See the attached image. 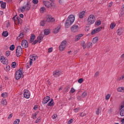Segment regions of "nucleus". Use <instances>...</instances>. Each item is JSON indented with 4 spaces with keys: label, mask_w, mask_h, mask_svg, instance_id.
I'll list each match as a JSON object with an SVG mask.
<instances>
[{
    "label": "nucleus",
    "mask_w": 124,
    "mask_h": 124,
    "mask_svg": "<svg viewBox=\"0 0 124 124\" xmlns=\"http://www.w3.org/2000/svg\"><path fill=\"white\" fill-rule=\"evenodd\" d=\"M110 96H111V95H110V94H108L106 96V100H108V99H109L110 98Z\"/></svg>",
    "instance_id": "49"
},
{
    "label": "nucleus",
    "mask_w": 124,
    "mask_h": 124,
    "mask_svg": "<svg viewBox=\"0 0 124 124\" xmlns=\"http://www.w3.org/2000/svg\"><path fill=\"white\" fill-rule=\"evenodd\" d=\"M77 98H78V101H81L82 99V98H81V96H78Z\"/></svg>",
    "instance_id": "62"
},
{
    "label": "nucleus",
    "mask_w": 124,
    "mask_h": 124,
    "mask_svg": "<svg viewBox=\"0 0 124 124\" xmlns=\"http://www.w3.org/2000/svg\"><path fill=\"white\" fill-rule=\"evenodd\" d=\"M72 122H73V119H70V120L68 121V124H71V123H72Z\"/></svg>",
    "instance_id": "63"
},
{
    "label": "nucleus",
    "mask_w": 124,
    "mask_h": 124,
    "mask_svg": "<svg viewBox=\"0 0 124 124\" xmlns=\"http://www.w3.org/2000/svg\"><path fill=\"white\" fill-rule=\"evenodd\" d=\"M67 19H68L69 21H71V22L73 23L75 20V17H74V16L73 15H71L69 16Z\"/></svg>",
    "instance_id": "15"
},
{
    "label": "nucleus",
    "mask_w": 124,
    "mask_h": 124,
    "mask_svg": "<svg viewBox=\"0 0 124 124\" xmlns=\"http://www.w3.org/2000/svg\"><path fill=\"white\" fill-rule=\"evenodd\" d=\"M40 11L41 12V13H44V12L46 11V9L44 7H41L40 9Z\"/></svg>",
    "instance_id": "35"
},
{
    "label": "nucleus",
    "mask_w": 124,
    "mask_h": 124,
    "mask_svg": "<svg viewBox=\"0 0 124 124\" xmlns=\"http://www.w3.org/2000/svg\"><path fill=\"white\" fill-rule=\"evenodd\" d=\"M69 89H70V87L69 86H66V87H65L64 90V93H67L69 90Z\"/></svg>",
    "instance_id": "38"
},
{
    "label": "nucleus",
    "mask_w": 124,
    "mask_h": 124,
    "mask_svg": "<svg viewBox=\"0 0 124 124\" xmlns=\"http://www.w3.org/2000/svg\"><path fill=\"white\" fill-rule=\"evenodd\" d=\"M40 120H41V117H39L38 119H37V120L35 121V123L36 124H37V123H39Z\"/></svg>",
    "instance_id": "58"
},
{
    "label": "nucleus",
    "mask_w": 124,
    "mask_h": 124,
    "mask_svg": "<svg viewBox=\"0 0 124 124\" xmlns=\"http://www.w3.org/2000/svg\"><path fill=\"white\" fill-rule=\"evenodd\" d=\"M66 47V41L65 40H64L61 44V45L59 46V50L60 51H61V52H62L65 49V47Z\"/></svg>",
    "instance_id": "2"
},
{
    "label": "nucleus",
    "mask_w": 124,
    "mask_h": 124,
    "mask_svg": "<svg viewBox=\"0 0 124 124\" xmlns=\"http://www.w3.org/2000/svg\"><path fill=\"white\" fill-rule=\"evenodd\" d=\"M102 28L101 27H98L96 29H94L91 32V34L93 35V34H95V33H97V32H99Z\"/></svg>",
    "instance_id": "11"
},
{
    "label": "nucleus",
    "mask_w": 124,
    "mask_h": 124,
    "mask_svg": "<svg viewBox=\"0 0 124 124\" xmlns=\"http://www.w3.org/2000/svg\"><path fill=\"white\" fill-rule=\"evenodd\" d=\"M34 39H35V35L32 34L31 36L30 43H31L32 42H33Z\"/></svg>",
    "instance_id": "25"
},
{
    "label": "nucleus",
    "mask_w": 124,
    "mask_h": 124,
    "mask_svg": "<svg viewBox=\"0 0 124 124\" xmlns=\"http://www.w3.org/2000/svg\"><path fill=\"white\" fill-rule=\"evenodd\" d=\"M60 75H61V72L59 71L58 70L53 72L54 77H58Z\"/></svg>",
    "instance_id": "19"
},
{
    "label": "nucleus",
    "mask_w": 124,
    "mask_h": 124,
    "mask_svg": "<svg viewBox=\"0 0 124 124\" xmlns=\"http://www.w3.org/2000/svg\"><path fill=\"white\" fill-rule=\"evenodd\" d=\"M2 35L3 36H4V37H6L7 36H8V32L7 31H3L2 33Z\"/></svg>",
    "instance_id": "32"
},
{
    "label": "nucleus",
    "mask_w": 124,
    "mask_h": 124,
    "mask_svg": "<svg viewBox=\"0 0 124 124\" xmlns=\"http://www.w3.org/2000/svg\"><path fill=\"white\" fill-rule=\"evenodd\" d=\"M60 30H61V26L59 25L58 26H57L56 28L54 29V33H58L60 31Z\"/></svg>",
    "instance_id": "22"
},
{
    "label": "nucleus",
    "mask_w": 124,
    "mask_h": 124,
    "mask_svg": "<svg viewBox=\"0 0 124 124\" xmlns=\"http://www.w3.org/2000/svg\"><path fill=\"white\" fill-rule=\"evenodd\" d=\"M24 37V33H20L19 36L16 38L17 40H20L21 38H23Z\"/></svg>",
    "instance_id": "24"
},
{
    "label": "nucleus",
    "mask_w": 124,
    "mask_h": 124,
    "mask_svg": "<svg viewBox=\"0 0 124 124\" xmlns=\"http://www.w3.org/2000/svg\"><path fill=\"white\" fill-rule=\"evenodd\" d=\"M120 115H121L122 117L124 116V108L122 109L120 111Z\"/></svg>",
    "instance_id": "44"
},
{
    "label": "nucleus",
    "mask_w": 124,
    "mask_h": 124,
    "mask_svg": "<svg viewBox=\"0 0 124 124\" xmlns=\"http://www.w3.org/2000/svg\"><path fill=\"white\" fill-rule=\"evenodd\" d=\"M97 41H98V37H95L93 40V42L94 44L97 43Z\"/></svg>",
    "instance_id": "31"
},
{
    "label": "nucleus",
    "mask_w": 124,
    "mask_h": 124,
    "mask_svg": "<svg viewBox=\"0 0 124 124\" xmlns=\"http://www.w3.org/2000/svg\"><path fill=\"white\" fill-rule=\"evenodd\" d=\"M24 6L25 9V11H29V10L31 9V2L28 1L26 3V5Z\"/></svg>",
    "instance_id": "12"
},
{
    "label": "nucleus",
    "mask_w": 124,
    "mask_h": 124,
    "mask_svg": "<svg viewBox=\"0 0 124 124\" xmlns=\"http://www.w3.org/2000/svg\"><path fill=\"white\" fill-rule=\"evenodd\" d=\"M100 108H99L97 109V110H96V114H97V115H99V114H100V113H101V111H100Z\"/></svg>",
    "instance_id": "43"
},
{
    "label": "nucleus",
    "mask_w": 124,
    "mask_h": 124,
    "mask_svg": "<svg viewBox=\"0 0 124 124\" xmlns=\"http://www.w3.org/2000/svg\"><path fill=\"white\" fill-rule=\"evenodd\" d=\"M118 81H121V80H124V75H122L121 77H119L117 79Z\"/></svg>",
    "instance_id": "41"
},
{
    "label": "nucleus",
    "mask_w": 124,
    "mask_h": 124,
    "mask_svg": "<svg viewBox=\"0 0 124 124\" xmlns=\"http://www.w3.org/2000/svg\"><path fill=\"white\" fill-rule=\"evenodd\" d=\"M49 100H50V97L49 96H47L43 99L42 104L43 105L46 104V103H48Z\"/></svg>",
    "instance_id": "13"
},
{
    "label": "nucleus",
    "mask_w": 124,
    "mask_h": 124,
    "mask_svg": "<svg viewBox=\"0 0 124 124\" xmlns=\"http://www.w3.org/2000/svg\"><path fill=\"white\" fill-rule=\"evenodd\" d=\"M21 46L24 48H28L29 47V42L27 40H23L21 42Z\"/></svg>",
    "instance_id": "7"
},
{
    "label": "nucleus",
    "mask_w": 124,
    "mask_h": 124,
    "mask_svg": "<svg viewBox=\"0 0 124 124\" xmlns=\"http://www.w3.org/2000/svg\"><path fill=\"white\" fill-rule=\"evenodd\" d=\"M85 13L86 12H85L84 11H82L80 12L79 14V18H80V19H82V18H83L84 16H85Z\"/></svg>",
    "instance_id": "20"
},
{
    "label": "nucleus",
    "mask_w": 124,
    "mask_h": 124,
    "mask_svg": "<svg viewBox=\"0 0 124 124\" xmlns=\"http://www.w3.org/2000/svg\"><path fill=\"white\" fill-rule=\"evenodd\" d=\"M44 37V35L43 34H40V35L37 37L38 40H40V41H41L42 39H43V38Z\"/></svg>",
    "instance_id": "27"
},
{
    "label": "nucleus",
    "mask_w": 124,
    "mask_h": 124,
    "mask_svg": "<svg viewBox=\"0 0 124 124\" xmlns=\"http://www.w3.org/2000/svg\"><path fill=\"white\" fill-rule=\"evenodd\" d=\"M87 95H88L87 92H83L81 95V97L83 98H84V97H86V96H87Z\"/></svg>",
    "instance_id": "36"
},
{
    "label": "nucleus",
    "mask_w": 124,
    "mask_h": 124,
    "mask_svg": "<svg viewBox=\"0 0 124 124\" xmlns=\"http://www.w3.org/2000/svg\"><path fill=\"white\" fill-rule=\"evenodd\" d=\"M88 46L89 47V48L92 47L93 46V43H89Z\"/></svg>",
    "instance_id": "60"
},
{
    "label": "nucleus",
    "mask_w": 124,
    "mask_h": 124,
    "mask_svg": "<svg viewBox=\"0 0 124 124\" xmlns=\"http://www.w3.org/2000/svg\"><path fill=\"white\" fill-rule=\"evenodd\" d=\"M0 3L1 4V7L4 9L6 7V3L3 2L2 1H0Z\"/></svg>",
    "instance_id": "21"
},
{
    "label": "nucleus",
    "mask_w": 124,
    "mask_h": 124,
    "mask_svg": "<svg viewBox=\"0 0 124 124\" xmlns=\"http://www.w3.org/2000/svg\"><path fill=\"white\" fill-rule=\"evenodd\" d=\"M44 33L46 35H48V34H49V33H50V30H49V29H45L44 30Z\"/></svg>",
    "instance_id": "30"
},
{
    "label": "nucleus",
    "mask_w": 124,
    "mask_h": 124,
    "mask_svg": "<svg viewBox=\"0 0 124 124\" xmlns=\"http://www.w3.org/2000/svg\"><path fill=\"white\" fill-rule=\"evenodd\" d=\"M98 75H99V72H96L94 76V78H96Z\"/></svg>",
    "instance_id": "56"
},
{
    "label": "nucleus",
    "mask_w": 124,
    "mask_h": 124,
    "mask_svg": "<svg viewBox=\"0 0 124 124\" xmlns=\"http://www.w3.org/2000/svg\"><path fill=\"white\" fill-rule=\"evenodd\" d=\"M115 27H116V25L115 23H111V24L110 25V28L111 30H113V29H114V28H115Z\"/></svg>",
    "instance_id": "34"
},
{
    "label": "nucleus",
    "mask_w": 124,
    "mask_h": 124,
    "mask_svg": "<svg viewBox=\"0 0 124 124\" xmlns=\"http://www.w3.org/2000/svg\"><path fill=\"white\" fill-rule=\"evenodd\" d=\"M13 20H14L16 25H19V24H21V23H22V19H21V18L19 17H16V19L15 17H13Z\"/></svg>",
    "instance_id": "6"
},
{
    "label": "nucleus",
    "mask_w": 124,
    "mask_h": 124,
    "mask_svg": "<svg viewBox=\"0 0 124 124\" xmlns=\"http://www.w3.org/2000/svg\"><path fill=\"white\" fill-rule=\"evenodd\" d=\"M70 93H75V89H74V88H71L70 90Z\"/></svg>",
    "instance_id": "54"
},
{
    "label": "nucleus",
    "mask_w": 124,
    "mask_h": 124,
    "mask_svg": "<svg viewBox=\"0 0 124 124\" xmlns=\"http://www.w3.org/2000/svg\"><path fill=\"white\" fill-rule=\"evenodd\" d=\"M43 3L46 7H47V8H50L51 6H53V5L54 4V3H50V2L48 1H43Z\"/></svg>",
    "instance_id": "8"
},
{
    "label": "nucleus",
    "mask_w": 124,
    "mask_h": 124,
    "mask_svg": "<svg viewBox=\"0 0 124 124\" xmlns=\"http://www.w3.org/2000/svg\"><path fill=\"white\" fill-rule=\"evenodd\" d=\"M87 22L89 25L93 24V23L95 22V17H94V16L93 15H90L88 18Z\"/></svg>",
    "instance_id": "1"
},
{
    "label": "nucleus",
    "mask_w": 124,
    "mask_h": 124,
    "mask_svg": "<svg viewBox=\"0 0 124 124\" xmlns=\"http://www.w3.org/2000/svg\"><path fill=\"white\" fill-rule=\"evenodd\" d=\"M57 117H58V115H57V114H54L53 115H52V118L53 119V120H55V119H56Z\"/></svg>",
    "instance_id": "61"
},
{
    "label": "nucleus",
    "mask_w": 124,
    "mask_h": 124,
    "mask_svg": "<svg viewBox=\"0 0 124 124\" xmlns=\"http://www.w3.org/2000/svg\"><path fill=\"white\" fill-rule=\"evenodd\" d=\"M16 55L17 57H20L22 55V47L19 46L17 47L16 50Z\"/></svg>",
    "instance_id": "5"
},
{
    "label": "nucleus",
    "mask_w": 124,
    "mask_h": 124,
    "mask_svg": "<svg viewBox=\"0 0 124 124\" xmlns=\"http://www.w3.org/2000/svg\"><path fill=\"white\" fill-rule=\"evenodd\" d=\"M118 92L119 93H124V87H119L117 88Z\"/></svg>",
    "instance_id": "29"
},
{
    "label": "nucleus",
    "mask_w": 124,
    "mask_h": 124,
    "mask_svg": "<svg viewBox=\"0 0 124 124\" xmlns=\"http://www.w3.org/2000/svg\"><path fill=\"white\" fill-rule=\"evenodd\" d=\"M46 21L47 23H53L54 22H55V18L53 17V16H52L47 15L46 16Z\"/></svg>",
    "instance_id": "3"
},
{
    "label": "nucleus",
    "mask_w": 124,
    "mask_h": 124,
    "mask_svg": "<svg viewBox=\"0 0 124 124\" xmlns=\"http://www.w3.org/2000/svg\"><path fill=\"white\" fill-rule=\"evenodd\" d=\"M95 25L96 26H99L100 25H101V21L100 20H97L95 22Z\"/></svg>",
    "instance_id": "39"
},
{
    "label": "nucleus",
    "mask_w": 124,
    "mask_h": 124,
    "mask_svg": "<svg viewBox=\"0 0 124 124\" xmlns=\"http://www.w3.org/2000/svg\"><path fill=\"white\" fill-rule=\"evenodd\" d=\"M32 119H35L36 118V113H34V114H32Z\"/></svg>",
    "instance_id": "59"
},
{
    "label": "nucleus",
    "mask_w": 124,
    "mask_h": 124,
    "mask_svg": "<svg viewBox=\"0 0 124 124\" xmlns=\"http://www.w3.org/2000/svg\"><path fill=\"white\" fill-rule=\"evenodd\" d=\"M14 49H15V46L14 45H12L10 46V50H11V51H13V50H14Z\"/></svg>",
    "instance_id": "40"
},
{
    "label": "nucleus",
    "mask_w": 124,
    "mask_h": 124,
    "mask_svg": "<svg viewBox=\"0 0 124 124\" xmlns=\"http://www.w3.org/2000/svg\"><path fill=\"white\" fill-rule=\"evenodd\" d=\"M30 65H31L32 64L33 62H35L36 59H37V57H35L34 55H31L30 56Z\"/></svg>",
    "instance_id": "10"
},
{
    "label": "nucleus",
    "mask_w": 124,
    "mask_h": 124,
    "mask_svg": "<svg viewBox=\"0 0 124 124\" xmlns=\"http://www.w3.org/2000/svg\"><path fill=\"white\" fill-rule=\"evenodd\" d=\"M81 46L83 47V49H86V42L85 41L81 42Z\"/></svg>",
    "instance_id": "33"
},
{
    "label": "nucleus",
    "mask_w": 124,
    "mask_h": 124,
    "mask_svg": "<svg viewBox=\"0 0 124 124\" xmlns=\"http://www.w3.org/2000/svg\"><path fill=\"white\" fill-rule=\"evenodd\" d=\"M32 2L34 4H37L38 3V0H32Z\"/></svg>",
    "instance_id": "53"
},
{
    "label": "nucleus",
    "mask_w": 124,
    "mask_h": 124,
    "mask_svg": "<svg viewBox=\"0 0 124 124\" xmlns=\"http://www.w3.org/2000/svg\"><path fill=\"white\" fill-rule=\"evenodd\" d=\"M117 34L118 35H121L122 34V33H121V29H118Z\"/></svg>",
    "instance_id": "55"
},
{
    "label": "nucleus",
    "mask_w": 124,
    "mask_h": 124,
    "mask_svg": "<svg viewBox=\"0 0 124 124\" xmlns=\"http://www.w3.org/2000/svg\"><path fill=\"white\" fill-rule=\"evenodd\" d=\"M19 10L20 12H21L22 13H24V12L26 11V9H25V7L23 6L19 8Z\"/></svg>",
    "instance_id": "28"
},
{
    "label": "nucleus",
    "mask_w": 124,
    "mask_h": 124,
    "mask_svg": "<svg viewBox=\"0 0 124 124\" xmlns=\"http://www.w3.org/2000/svg\"><path fill=\"white\" fill-rule=\"evenodd\" d=\"M86 115H87V114H86V113L81 112L80 114V116L83 117H85V116H86Z\"/></svg>",
    "instance_id": "50"
},
{
    "label": "nucleus",
    "mask_w": 124,
    "mask_h": 124,
    "mask_svg": "<svg viewBox=\"0 0 124 124\" xmlns=\"http://www.w3.org/2000/svg\"><path fill=\"white\" fill-rule=\"evenodd\" d=\"M0 62H1L3 63V64H7V63L8 62V60H7V59H6L4 57L1 56L0 57Z\"/></svg>",
    "instance_id": "14"
},
{
    "label": "nucleus",
    "mask_w": 124,
    "mask_h": 124,
    "mask_svg": "<svg viewBox=\"0 0 124 124\" xmlns=\"http://www.w3.org/2000/svg\"><path fill=\"white\" fill-rule=\"evenodd\" d=\"M79 110H80L79 108H76L73 109L74 111L76 113H77V112H78Z\"/></svg>",
    "instance_id": "51"
},
{
    "label": "nucleus",
    "mask_w": 124,
    "mask_h": 124,
    "mask_svg": "<svg viewBox=\"0 0 124 124\" xmlns=\"http://www.w3.org/2000/svg\"><path fill=\"white\" fill-rule=\"evenodd\" d=\"M83 78H79L78 80V83H79V84H82V83H83Z\"/></svg>",
    "instance_id": "52"
},
{
    "label": "nucleus",
    "mask_w": 124,
    "mask_h": 124,
    "mask_svg": "<svg viewBox=\"0 0 124 124\" xmlns=\"http://www.w3.org/2000/svg\"><path fill=\"white\" fill-rule=\"evenodd\" d=\"M121 11L122 12L124 11V5L122 6V7L121 8Z\"/></svg>",
    "instance_id": "64"
},
{
    "label": "nucleus",
    "mask_w": 124,
    "mask_h": 124,
    "mask_svg": "<svg viewBox=\"0 0 124 124\" xmlns=\"http://www.w3.org/2000/svg\"><path fill=\"white\" fill-rule=\"evenodd\" d=\"M73 24L71 21H70L68 19L66 20L65 21V28H67V29H68L70 26H71V24Z\"/></svg>",
    "instance_id": "17"
},
{
    "label": "nucleus",
    "mask_w": 124,
    "mask_h": 124,
    "mask_svg": "<svg viewBox=\"0 0 124 124\" xmlns=\"http://www.w3.org/2000/svg\"><path fill=\"white\" fill-rule=\"evenodd\" d=\"M1 96H2V97H4V98L7 97V93H2L1 94Z\"/></svg>",
    "instance_id": "42"
},
{
    "label": "nucleus",
    "mask_w": 124,
    "mask_h": 124,
    "mask_svg": "<svg viewBox=\"0 0 124 124\" xmlns=\"http://www.w3.org/2000/svg\"><path fill=\"white\" fill-rule=\"evenodd\" d=\"M22 75H23V73H22V70H18L16 73V75H15L16 80H19L21 78V77H22Z\"/></svg>",
    "instance_id": "4"
},
{
    "label": "nucleus",
    "mask_w": 124,
    "mask_h": 124,
    "mask_svg": "<svg viewBox=\"0 0 124 124\" xmlns=\"http://www.w3.org/2000/svg\"><path fill=\"white\" fill-rule=\"evenodd\" d=\"M19 123H20V120L16 119L15 120V121L14 122V124H19Z\"/></svg>",
    "instance_id": "48"
},
{
    "label": "nucleus",
    "mask_w": 124,
    "mask_h": 124,
    "mask_svg": "<svg viewBox=\"0 0 124 124\" xmlns=\"http://www.w3.org/2000/svg\"><path fill=\"white\" fill-rule=\"evenodd\" d=\"M24 96L25 98H30V93H29V90H25L24 93Z\"/></svg>",
    "instance_id": "16"
},
{
    "label": "nucleus",
    "mask_w": 124,
    "mask_h": 124,
    "mask_svg": "<svg viewBox=\"0 0 124 124\" xmlns=\"http://www.w3.org/2000/svg\"><path fill=\"white\" fill-rule=\"evenodd\" d=\"M37 42H39V43H40V42H41V41H40V40L37 39V40H35V41H34V42L32 43V45H35V44H36V43H37Z\"/></svg>",
    "instance_id": "37"
},
{
    "label": "nucleus",
    "mask_w": 124,
    "mask_h": 124,
    "mask_svg": "<svg viewBox=\"0 0 124 124\" xmlns=\"http://www.w3.org/2000/svg\"><path fill=\"white\" fill-rule=\"evenodd\" d=\"M83 35H84V34H79L76 35L75 37V41H78V40H80V39H81V37H82V36H83Z\"/></svg>",
    "instance_id": "18"
},
{
    "label": "nucleus",
    "mask_w": 124,
    "mask_h": 124,
    "mask_svg": "<svg viewBox=\"0 0 124 124\" xmlns=\"http://www.w3.org/2000/svg\"><path fill=\"white\" fill-rule=\"evenodd\" d=\"M5 56L6 57H9L10 56V51H7L5 52Z\"/></svg>",
    "instance_id": "45"
},
{
    "label": "nucleus",
    "mask_w": 124,
    "mask_h": 124,
    "mask_svg": "<svg viewBox=\"0 0 124 124\" xmlns=\"http://www.w3.org/2000/svg\"><path fill=\"white\" fill-rule=\"evenodd\" d=\"M47 106H50V107H53V106H54V101H53V99H51L50 101L47 103Z\"/></svg>",
    "instance_id": "23"
},
{
    "label": "nucleus",
    "mask_w": 124,
    "mask_h": 124,
    "mask_svg": "<svg viewBox=\"0 0 124 124\" xmlns=\"http://www.w3.org/2000/svg\"><path fill=\"white\" fill-rule=\"evenodd\" d=\"M45 23H46V22H45V20H43V21H42L41 22H40V25H41V26H45Z\"/></svg>",
    "instance_id": "47"
},
{
    "label": "nucleus",
    "mask_w": 124,
    "mask_h": 124,
    "mask_svg": "<svg viewBox=\"0 0 124 124\" xmlns=\"http://www.w3.org/2000/svg\"><path fill=\"white\" fill-rule=\"evenodd\" d=\"M1 103L2 105H6V104H7V102L6 101V99H2L1 101Z\"/></svg>",
    "instance_id": "26"
},
{
    "label": "nucleus",
    "mask_w": 124,
    "mask_h": 124,
    "mask_svg": "<svg viewBox=\"0 0 124 124\" xmlns=\"http://www.w3.org/2000/svg\"><path fill=\"white\" fill-rule=\"evenodd\" d=\"M12 67H13V68H15V67H16V62H13L12 63Z\"/></svg>",
    "instance_id": "46"
},
{
    "label": "nucleus",
    "mask_w": 124,
    "mask_h": 124,
    "mask_svg": "<svg viewBox=\"0 0 124 124\" xmlns=\"http://www.w3.org/2000/svg\"><path fill=\"white\" fill-rule=\"evenodd\" d=\"M123 108H124V101L122 103V105L120 106V110H122Z\"/></svg>",
    "instance_id": "57"
},
{
    "label": "nucleus",
    "mask_w": 124,
    "mask_h": 124,
    "mask_svg": "<svg viewBox=\"0 0 124 124\" xmlns=\"http://www.w3.org/2000/svg\"><path fill=\"white\" fill-rule=\"evenodd\" d=\"M78 28L79 27L78 26V25H74L71 27V31H72V32H77Z\"/></svg>",
    "instance_id": "9"
}]
</instances>
